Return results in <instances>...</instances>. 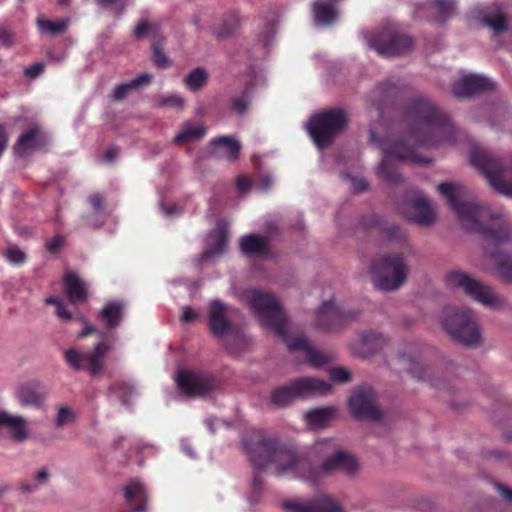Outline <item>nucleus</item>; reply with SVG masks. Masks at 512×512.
Segmentation results:
<instances>
[{
  "mask_svg": "<svg viewBox=\"0 0 512 512\" xmlns=\"http://www.w3.org/2000/svg\"><path fill=\"white\" fill-rule=\"evenodd\" d=\"M243 447L255 468L274 465L278 475L293 474L311 483L334 474L353 477L359 470L355 455L342 449L334 439H321L313 445L312 454L322 460L317 469L312 468L307 458L298 456L293 449L280 444L278 439L267 437L262 430L254 431L245 438Z\"/></svg>",
  "mask_w": 512,
  "mask_h": 512,
  "instance_id": "f257e3e1",
  "label": "nucleus"
},
{
  "mask_svg": "<svg viewBox=\"0 0 512 512\" xmlns=\"http://www.w3.org/2000/svg\"><path fill=\"white\" fill-rule=\"evenodd\" d=\"M460 223L468 231L480 234L489 249L498 248L512 241V229L502 221L501 213H491L485 205L462 201L467 192L459 184L445 182L438 186Z\"/></svg>",
  "mask_w": 512,
  "mask_h": 512,
  "instance_id": "f03ea898",
  "label": "nucleus"
},
{
  "mask_svg": "<svg viewBox=\"0 0 512 512\" xmlns=\"http://www.w3.org/2000/svg\"><path fill=\"white\" fill-rule=\"evenodd\" d=\"M241 300L247 303L259 321L286 341L289 351H302L307 361L315 367L327 363L328 358L314 349L304 334L287 339L288 322L278 300L270 293L258 289H248L241 293Z\"/></svg>",
  "mask_w": 512,
  "mask_h": 512,
  "instance_id": "7ed1b4c3",
  "label": "nucleus"
},
{
  "mask_svg": "<svg viewBox=\"0 0 512 512\" xmlns=\"http://www.w3.org/2000/svg\"><path fill=\"white\" fill-rule=\"evenodd\" d=\"M407 121L411 126L409 141L425 147H440L453 144L457 131L448 115L430 99L419 97L407 110Z\"/></svg>",
  "mask_w": 512,
  "mask_h": 512,
  "instance_id": "20e7f679",
  "label": "nucleus"
},
{
  "mask_svg": "<svg viewBox=\"0 0 512 512\" xmlns=\"http://www.w3.org/2000/svg\"><path fill=\"white\" fill-rule=\"evenodd\" d=\"M470 162L486 177L495 192L512 198V158L497 159L484 150L474 149Z\"/></svg>",
  "mask_w": 512,
  "mask_h": 512,
  "instance_id": "39448f33",
  "label": "nucleus"
},
{
  "mask_svg": "<svg viewBox=\"0 0 512 512\" xmlns=\"http://www.w3.org/2000/svg\"><path fill=\"white\" fill-rule=\"evenodd\" d=\"M370 139L373 143L379 144L382 150V161L377 166V174L387 183L394 185L402 180L401 175L395 168L396 162L409 161L415 164H427L430 160L419 156L412 147H408L403 141L387 143L379 141L374 131H370Z\"/></svg>",
  "mask_w": 512,
  "mask_h": 512,
  "instance_id": "423d86ee",
  "label": "nucleus"
},
{
  "mask_svg": "<svg viewBox=\"0 0 512 512\" xmlns=\"http://www.w3.org/2000/svg\"><path fill=\"white\" fill-rule=\"evenodd\" d=\"M347 124L343 110H327L313 115L306 124V129L318 148L329 146L335 134L341 132Z\"/></svg>",
  "mask_w": 512,
  "mask_h": 512,
  "instance_id": "0eeeda50",
  "label": "nucleus"
},
{
  "mask_svg": "<svg viewBox=\"0 0 512 512\" xmlns=\"http://www.w3.org/2000/svg\"><path fill=\"white\" fill-rule=\"evenodd\" d=\"M443 328L458 343L475 347L481 344L482 337L478 324L468 311L447 309Z\"/></svg>",
  "mask_w": 512,
  "mask_h": 512,
  "instance_id": "6e6552de",
  "label": "nucleus"
},
{
  "mask_svg": "<svg viewBox=\"0 0 512 512\" xmlns=\"http://www.w3.org/2000/svg\"><path fill=\"white\" fill-rule=\"evenodd\" d=\"M364 37L368 47L385 58L404 55L413 47L411 37L401 34L391 27L382 30L367 31Z\"/></svg>",
  "mask_w": 512,
  "mask_h": 512,
  "instance_id": "1a4fd4ad",
  "label": "nucleus"
},
{
  "mask_svg": "<svg viewBox=\"0 0 512 512\" xmlns=\"http://www.w3.org/2000/svg\"><path fill=\"white\" fill-rule=\"evenodd\" d=\"M373 284L379 290L398 289L407 276V266L401 256H386L372 265Z\"/></svg>",
  "mask_w": 512,
  "mask_h": 512,
  "instance_id": "9d476101",
  "label": "nucleus"
},
{
  "mask_svg": "<svg viewBox=\"0 0 512 512\" xmlns=\"http://www.w3.org/2000/svg\"><path fill=\"white\" fill-rule=\"evenodd\" d=\"M445 279L449 287L462 289L466 295L485 306L498 307L502 303L491 287L465 273L452 271L446 275Z\"/></svg>",
  "mask_w": 512,
  "mask_h": 512,
  "instance_id": "9b49d317",
  "label": "nucleus"
},
{
  "mask_svg": "<svg viewBox=\"0 0 512 512\" xmlns=\"http://www.w3.org/2000/svg\"><path fill=\"white\" fill-rule=\"evenodd\" d=\"M109 351V345L99 342L91 352H81L75 348H70L64 352V359L73 370H86L91 376H96L102 371Z\"/></svg>",
  "mask_w": 512,
  "mask_h": 512,
  "instance_id": "f8f14e48",
  "label": "nucleus"
},
{
  "mask_svg": "<svg viewBox=\"0 0 512 512\" xmlns=\"http://www.w3.org/2000/svg\"><path fill=\"white\" fill-rule=\"evenodd\" d=\"M135 38L149 37L152 40L153 62L158 68L164 69L170 65L168 57L163 52L164 37L160 32V26L156 22L141 20L133 32Z\"/></svg>",
  "mask_w": 512,
  "mask_h": 512,
  "instance_id": "ddd939ff",
  "label": "nucleus"
},
{
  "mask_svg": "<svg viewBox=\"0 0 512 512\" xmlns=\"http://www.w3.org/2000/svg\"><path fill=\"white\" fill-rule=\"evenodd\" d=\"M353 415L358 419L378 420L381 411L375 404V395L371 388L360 387L349 399Z\"/></svg>",
  "mask_w": 512,
  "mask_h": 512,
  "instance_id": "4468645a",
  "label": "nucleus"
},
{
  "mask_svg": "<svg viewBox=\"0 0 512 512\" xmlns=\"http://www.w3.org/2000/svg\"><path fill=\"white\" fill-rule=\"evenodd\" d=\"M175 380L179 389L186 395L204 396L215 386L209 375L190 370L179 371Z\"/></svg>",
  "mask_w": 512,
  "mask_h": 512,
  "instance_id": "2eb2a0df",
  "label": "nucleus"
},
{
  "mask_svg": "<svg viewBox=\"0 0 512 512\" xmlns=\"http://www.w3.org/2000/svg\"><path fill=\"white\" fill-rule=\"evenodd\" d=\"M284 508L291 512H344L340 504L329 495H319L309 502H285Z\"/></svg>",
  "mask_w": 512,
  "mask_h": 512,
  "instance_id": "dca6fc26",
  "label": "nucleus"
},
{
  "mask_svg": "<svg viewBox=\"0 0 512 512\" xmlns=\"http://www.w3.org/2000/svg\"><path fill=\"white\" fill-rule=\"evenodd\" d=\"M209 326L214 336L222 338L232 330L228 319V306L216 299L211 301L208 310Z\"/></svg>",
  "mask_w": 512,
  "mask_h": 512,
  "instance_id": "f3484780",
  "label": "nucleus"
},
{
  "mask_svg": "<svg viewBox=\"0 0 512 512\" xmlns=\"http://www.w3.org/2000/svg\"><path fill=\"white\" fill-rule=\"evenodd\" d=\"M289 384L296 399L324 395L330 391V384L314 377H301Z\"/></svg>",
  "mask_w": 512,
  "mask_h": 512,
  "instance_id": "a211bd4d",
  "label": "nucleus"
},
{
  "mask_svg": "<svg viewBox=\"0 0 512 512\" xmlns=\"http://www.w3.org/2000/svg\"><path fill=\"white\" fill-rule=\"evenodd\" d=\"M493 88L492 81L482 75L464 76L453 86V94L458 98L469 97Z\"/></svg>",
  "mask_w": 512,
  "mask_h": 512,
  "instance_id": "6ab92c4d",
  "label": "nucleus"
},
{
  "mask_svg": "<svg viewBox=\"0 0 512 512\" xmlns=\"http://www.w3.org/2000/svg\"><path fill=\"white\" fill-rule=\"evenodd\" d=\"M16 397L22 406L41 409L44 406L47 392L41 383H26L17 388Z\"/></svg>",
  "mask_w": 512,
  "mask_h": 512,
  "instance_id": "aec40b11",
  "label": "nucleus"
},
{
  "mask_svg": "<svg viewBox=\"0 0 512 512\" xmlns=\"http://www.w3.org/2000/svg\"><path fill=\"white\" fill-rule=\"evenodd\" d=\"M341 319V314L334 301H327L317 311L316 327L323 331H331L340 324Z\"/></svg>",
  "mask_w": 512,
  "mask_h": 512,
  "instance_id": "412c9836",
  "label": "nucleus"
},
{
  "mask_svg": "<svg viewBox=\"0 0 512 512\" xmlns=\"http://www.w3.org/2000/svg\"><path fill=\"white\" fill-rule=\"evenodd\" d=\"M227 225L224 220H221L217 223L216 229L209 234L207 239L209 248L203 254V261L223 253L227 244Z\"/></svg>",
  "mask_w": 512,
  "mask_h": 512,
  "instance_id": "4be33fe9",
  "label": "nucleus"
},
{
  "mask_svg": "<svg viewBox=\"0 0 512 512\" xmlns=\"http://www.w3.org/2000/svg\"><path fill=\"white\" fill-rule=\"evenodd\" d=\"M411 207L413 209L410 215L411 220L420 225H429L435 219V210L431 205L430 201L419 194L412 201Z\"/></svg>",
  "mask_w": 512,
  "mask_h": 512,
  "instance_id": "5701e85b",
  "label": "nucleus"
},
{
  "mask_svg": "<svg viewBox=\"0 0 512 512\" xmlns=\"http://www.w3.org/2000/svg\"><path fill=\"white\" fill-rule=\"evenodd\" d=\"M213 152L218 157L226 158L230 161L237 159L241 148L240 142L230 136H221L211 140Z\"/></svg>",
  "mask_w": 512,
  "mask_h": 512,
  "instance_id": "b1692460",
  "label": "nucleus"
},
{
  "mask_svg": "<svg viewBox=\"0 0 512 512\" xmlns=\"http://www.w3.org/2000/svg\"><path fill=\"white\" fill-rule=\"evenodd\" d=\"M42 142V134L37 126L30 128L21 134L14 145V151L18 156H24L29 151L39 147Z\"/></svg>",
  "mask_w": 512,
  "mask_h": 512,
  "instance_id": "393cba45",
  "label": "nucleus"
},
{
  "mask_svg": "<svg viewBox=\"0 0 512 512\" xmlns=\"http://www.w3.org/2000/svg\"><path fill=\"white\" fill-rule=\"evenodd\" d=\"M63 282L70 301L77 302L86 299L87 285L75 272H67Z\"/></svg>",
  "mask_w": 512,
  "mask_h": 512,
  "instance_id": "a878e982",
  "label": "nucleus"
},
{
  "mask_svg": "<svg viewBox=\"0 0 512 512\" xmlns=\"http://www.w3.org/2000/svg\"><path fill=\"white\" fill-rule=\"evenodd\" d=\"M314 20L317 25L329 26L338 17V11L334 3L325 0H318L313 5Z\"/></svg>",
  "mask_w": 512,
  "mask_h": 512,
  "instance_id": "bb28decb",
  "label": "nucleus"
},
{
  "mask_svg": "<svg viewBox=\"0 0 512 512\" xmlns=\"http://www.w3.org/2000/svg\"><path fill=\"white\" fill-rule=\"evenodd\" d=\"M241 252L248 256L266 255L268 253V239L264 236L248 234L240 239Z\"/></svg>",
  "mask_w": 512,
  "mask_h": 512,
  "instance_id": "cd10ccee",
  "label": "nucleus"
},
{
  "mask_svg": "<svg viewBox=\"0 0 512 512\" xmlns=\"http://www.w3.org/2000/svg\"><path fill=\"white\" fill-rule=\"evenodd\" d=\"M6 429L14 441L23 442L29 437L28 421L22 416L8 413Z\"/></svg>",
  "mask_w": 512,
  "mask_h": 512,
  "instance_id": "c85d7f7f",
  "label": "nucleus"
},
{
  "mask_svg": "<svg viewBox=\"0 0 512 512\" xmlns=\"http://www.w3.org/2000/svg\"><path fill=\"white\" fill-rule=\"evenodd\" d=\"M337 409L334 407L314 408L305 413V420L312 428H321L335 418Z\"/></svg>",
  "mask_w": 512,
  "mask_h": 512,
  "instance_id": "c756f323",
  "label": "nucleus"
},
{
  "mask_svg": "<svg viewBox=\"0 0 512 512\" xmlns=\"http://www.w3.org/2000/svg\"><path fill=\"white\" fill-rule=\"evenodd\" d=\"M490 258L494 261L499 276L505 282L512 281V256L502 251H491Z\"/></svg>",
  "mask_w": 512,
  "mask_h": 512,
  "instance_id": "7c9ffc66",
  "label": "nucleus"
},
{
  "mask_svg": "<svg viewBox=\"0 0 512 512\" xmlns=\"http://www.w3.org/2000/svg\"><path fill=\"white\" fill-rule=\"evenodd\" d=\"M151 80V74L142 73L131 81L116 86L113 92V99L115 101H120L124 99L132 90L137 89L142 85L148 84Z\"/></svg>",
  "mask_w": 512,
  "mask_h": 512,
  "instance_id": "2f4dec72",
  "label": "nucleus"
},
{
  "mask_svg": "<svg viewBox=\"0 0 512 512\" xmlns=\"http://www.w3.org/2000/svg\"><path fill=\"white\" fill-rule=\"evenodd\" d=\"M123 304L120 302L107 303L100 313V318L110 328L117 327L122 319Z\"/></svg>",
  "mask_w": 512,
  "mask_h": 512,
  "instance_id": "473e14b6",
  "label": "nucleus"
},
{
  "mask_svg": "<svg viewBox=\"0 0 512 512\" xmlns=\"http://www.w3.org/2000/svg\"><path fill=\"white\" fill-rule=\"evenodd\" d=\"M206 134V129L202 125L185 123L181 130L175 135L174 142L177 144L201 139Z\"/></svg>",
  "mask_w": 512,
  "mask_h": 512,
  "instance_id": "72a5a7b5",
  "label": "nucleus"
},
{
  "mask_svg": "<svg viewBox=\"0 0 512 512\" xmlns=\"http://www.w3.org/2000/svg\"><path fill=\"white\" fill-rule=\"evenodd\" d=\"M208 81V72L203 67H198L190 71L184 78L185 86L192 92L201 90Z\"/></svg>",
  "mask_w": 512,
  "mask_h": 512,
  "instance_id": "f704fd0d",
  "label": "nucleus"
},
{
  "mask_svg": "<svg viewBox=\"0 0 512 512\" xmlns=\"http://www.w3.org/2000/svg\"><path fill=\"white\" fill-rule=\"evenodd\" d=\"M36 24L42 32H46L51 36H56L67 31L70 24V18H62L57 21L38 18Z\"/></svg>",
  "mask_w": 512,
  "mask_h": 512,
  "instance_id": "c9c22d12",
  "label": "nucleus"
},
{
  "mask_svg": "<svg viewBox=\"0 0 512 512\" xmlns=\"http://www.w3.org/2000/svg\"><path fill=\"white\" fill-rule=\"evenodd\" d=\"M296 400L290 384L275 389L270 396V402L277 408H282Z\"/></svg>",
  "mask_w": 512,
  "mask_h": 512,
  "instance_id": "e433bc0d",
  "label": "nucleus"
},
{
  "mask_svg": "<svg viewBox=\"0 0 512 512\" xmlns=\"http://www.w3.org/2000/svg\"><path fill=\"white\" fill-rule=\"evenodd\" d=\"M432 5L436 10V22H444L446 19L453 16L456 12V0H432Z\"/></svg>",
  "mask_w": 512,
  "mask_h": 512,
  "instance_id": "4c0bfd02",
  "label": "nucleus"
},
{
  "mask_svg": "<svg viewBox=\"0 0 512 512\" xmlns=\"http://www.w3.org/2000/svg\"><path fill=\"white\" fill-rule=\"evenodd\" d=\"M483 22L495 35H500L507 30L505 15L500 10H496L486 15Z\"/></svg>",
  "mask_w": 512,
  "mask_h": 512,
  "instance_id": "58836bf2",
  "label": "nucleus"
},
{
  "mask_svg": "<svg viewBox=\"0 0 512 512\" xmlns=\"http://www.w3.org/2000/svg\"><path fill=\"white\" fill-rule=\"evenodd\" d=\"M124 497L128 503L134 501L146 502V491L143 483L139 480H132L124 489Z\"/></svg>",
  "mask_w": 512,
  "mask_h": 512,
  "instance_id": "ea45409f",
  "label": "nucleus"
},
{
  "mask_svg": "<svg viewBox=\"0 0 512 512\" xmlns=\"http://www.w3.org/2000/svg\"><path fill=\"white\" fill-rule=\"evenodd\" d=\"M361 340L367 352L377 350L378 348H381L385 343L384 337L380 333L373 331L364 333Z\"/></svg>",
  "mask_w": 512,
  "mask_h": 512,
  "instance_id": "a19ab883",
  "label": "nucleus"
},
{
  "mask_svg": "<svg viewBox=\"0 0 512 512\" xmlns=\"http://www.w3.org/2000/svg\"><path fill=\"white\" fill-rule=\"evenodd\" d=\"M238 26V19L236 16H231L221 26L214 28L213 34L218 39H225L230 37Z\"/></svg>",
  "mask_w": 512,
  "mask_h": 512,
  "instance_id": "79ce46f5",
  "label": "nucleus"
},
{
  "mask_svg": "<svg viewBox=\"0 0 512 512\" xmlns=\"http://www.w3.org/2000/svg\"><path fill=\"white\" fill-rule=\"evenodd\" d=\"M76 414L74 410L68 406H61L58 408L56 417H55V426L57 428H62L65 425L71 424L75 421Z\"/></svg>",
  "mask_w": 512,
  "mask_h": 512,
  "instance_id": "37998d69",
  "label": "nucleus"
},
{
  "mask_svg": "<svg viewBox=\"0 0 512 512\" xmlns=\"http://www.w3.org/2000/svg\"><path fill=\"white\" fill-rule=\"evenodd\" d=\"M7 261L13 265L19 266L26 261V254L17 246H11L5 251Z\"/></svg>",
  "mask_w": 512,
  "mask_h": 512,
  "instance_id": "c03bdc74",
  "label": "nucleus"
},
{
  "mask_svg": "<svg viewBox=\"0 0 512 512\" xmlns=\"http://www.w3.org/2000/svg\"><path fill=\"white\" fill-rule=\"evenodd\" d=\"M185 100L179 94H172L162 97L159 101L160 107H170L182 110L184 108Z\"/></svg>",
  "mask_w": 512,
  "mask_h": 512,
  "instance_id": "a18cd8bd",
  "label": "nucleus"
},
{
  "mask_svg": "<svg viewBox=\"0 0 512 512\" xmlns=\"http://www.w3.org/2000/svg\"><path fill=\"white\" fill-rule=\"evenodd\" d=\"M249 101H250L249 93L244 92L241 96L234 97L231 100V107L237 114L242 115L246 112Z\"/></svg>",
  "mask_w": 512,
  "mask_h": 512,
  "instance_id": "49530a36",
  "label": "nucleus"
},
{
  "mask_svg": "<svg viewBox=\"0 0 512 512\" xmlns=\"http://www.w3.org/2000/svg\"><path fill=\"white\" fill-rule=\"evenodd\" d=\"M343 179L347 180L350 185V189L353 192L360 193L368 188L367 182L363 178L352 177L349 174H342Z\"/></svg>",
  "mask_w": 512,
  "mask_h": 512,
  "instance_id": "de8ad7c7",
  "label": "nucleus"
},
{
  "mask_svg": "<svg viewBox=\"0 0 512 512\" xmlns=\"http://www.w3.org/2000/svg\"><path fill=\"white\" fill-rule=\"evenodd\" d=\"M110 390L112 392H115L118 394L123 405H127L128 397L132 396L135 391L132 386H126V385H124L122 387H118L115 385V386H112L110 388Z\"/></svg>",
  "mask_w": 512,
  "mask_h": 512,
  "instance_id": "09e8293b",
  "label": "nucleus"
},
{
  "mask_svg": "<svg viewBox=\"0 0 512 512\" xmlns=\"http://www.w3.org/2000/svg\"><path fill=\"white\" fill-rule=\"evenodd\" d=\"M0 44L6 48L14 44V34L7 26H0Z\"/></svg>",
  "mask_w": 512,
  "mask_h": 512,
  "instance_id": "8fccbe9b",
  "label": "nucleus"
},
{
  "mask_svg": "<svg viewBox=\"0 0 512 512\" xmlns=\"http://www.w3.org/2000/svg\"><path fill=\"white\" fill-rule=\"evenodd\" d=\"M330 376L336 382H346L350 379V372L344 367H335L330 370Z\"/></svg>",
  "mask_w": 512,
  "mask_h": 512,
  "instance_id": "3c124183",
  "label": "nucleus"
},
{
  "mask_svg": "<svg viewBox=\"0 0 512 512\" xmlns=\"http://www.w3.org/2000/svg\"><path fill=\"white\" fill-rule=\"evenodd\" d=\"M63 245H64V238L60 235L54 236L50 239H47V241L45 243L46 249L51 253L58 252Z\"/></svg>",
  "mask_w": 512,
  "mask_h": 512,
  "instance_id": "603ef678",
  "label": "nucleus"
},
{
  "mask_svg": "<svg viewBox=\"0 0 512 512\" xmlns=\"http://www.w3.org/2000/svg\"><path fill=\"white\" fill-rule=\"evenodd\" d=\"M135 449L140 456L143 453H145L147 456H154L158 452V448L151 443H138Z\"/></svg>",
  "mask_w": 512,
  "mask_h": 512,
  "instance_id": "864d4df0",
  "label": "nucleus"
},
{
  "mask_svg": "<svg viewBox=\"0 0 512 512\" xmlns=\"http://www.w3.org/2000/svg\"><path fill=\"white\" fill-rule=\"evenodd\" d=\"M44 70V66L41 63H35L24 70V74L29 79L37 78Z\"/></svg>",
  "mask_w": 512,
  "mask_h": 512,
  "instance_id": "5fc2aeb1",
  "label": "nucleus"
},
{
  "mask_svg": "<svg viewBox=\"0 0 512 512\" xmlns=\"http://www.w3.org/2000/svg\"><path fill=\"white\" fill-rule=\"evenodd\" d=\"M385 237L388 240H401L404 238V233L398 226L393 225L385 230Z\"/></svg>",
  "mask_w": 512,
  "mask_h": 512,
  "instance_id": "6e6d98bb",
  "label": "nucleus"
},
{
  "mask_svg": "<svg viewBox=\"0 0 512 512\" xmlns=\"http://www.w3.org/2000/svg\"><path fill=\"white\" fill-rule=\"evenodd\" d=\"M90 204H91L93 210L96 213H99L103 210L104 198L100 194L95 193L90 196Z\"/></svg>",
  "mask_w": 512,
  "mask_h": 512,
  "instance_id": "4d7b16f0",
  "label": "nucleus"
},
{
  "mask_svg": "<svg viewBox=\"0 0 512 512\" xmlns=\"http://www.w3.org/2000/svg\"><path fill=\"white\" fill-rule=\"evenodd\" d=\"M399 360L403 361V362L407 361V362L411 363V365H410V367L408 369L410 374L413 377L417 378V379H423V370L422 369L418 370L416 367H414V361L413 360H411L410 358H407L404 355L399 356Z\"/></svg>",
  "mask_w": 512,
  "mask_h": 512,
  "instance_id": "13d9d810",
  "label": "nucleus"
},
{
  "mask_svg": "<svg viewBox=\"0 0 512 512\" xmlns=\"http://www.w3.org/2000/svg\"><path fill=\"white\" fill-rule=\"evenodd\" d=\"M495 488L505 501L512 503V488L502 484H496Z\"/></svg>",
  "mask_w": 512,
  "mask_h": 512,
  "instance_id": "bf43d9fd",
  "label": "nucleus"
},
{
  "mask_svg": "<svg viewBox=\"0 0 512 512\" xmlns=\"http://www.w3.org/2000/svg\"><path fill=\"white\" fill-rule=\"evenodd\" d=\"M236 185L240 193H246L252 187V184L245 176H239L236 180Z\"/></svg>",
  "mask_w": 512,
  "mask_h": 512,
  "instance_id": "052dcab7",
  "label": "nucleus"
},
{
  "mask_svg": "<svg viewBox=\"0 0 512 512\" xmlns=\"http://www.w3.org/2000/svg\"><path fill=\"white\" fill-rule=\"evenodd\" d=\"M272 183H273L272 177L269 175H265L261 178V180L259 182L254 184V187L257 190L265 191L271 187Z\"/></svg>",
  "mask_w": 512,
  "mask_h": 512,
  "instance_id": "680f3d73",
  "label": "nucleus"
},
{
  "mask_svg": "<svg viewBox=\"0 0 512 512\" xmlns=\"http://www.w3.org/2000/svg\"><path fill=\"white\" fill-rule=\"evenodd\" d=\"M196 317H197V313L193 309L186 307L183 309V312L181 315V321L184 323H188V322L193 321Z\"/></svg>",
  "mask_w": 512,
  "mask_h": 512,
  "instance_id": "e2e57ef3",
  "label": "nucleus"
},
{
  "mask_svg": "<svg viewBox=\"0 0 512 512\" xmlns=\"http://www.w3.org/2000/svg\"><path fill=\"white\" fill-rule=\"evenodd\" d=\"M56 314L63 321L72 319V314L64 308L63 304L59 305V307L56 309Z\"/></svg>",
  "mask_w": 512,
  "mask_h": 512,
  "instance_id": "0e129e2a",
  "label": "nucleus"
},
{
  "mask_svg": "<svg viewBox=\"0 0 512 512\" xmlns=\"http://www.w3.org/2000/svg\"><path fill=\"white\" fill-rule=\"evenodd\" d=\"M161 210L162 212L169 216V215H176V214H179L181 212L180 208L176 205H171V206H164L162 205L161 206Z\"/></svg>",
  "mask_w": 512,
  "mask_h": 512,
  "instance_id": "69168bd1",
  "label": "nucleus"
},
{
  "mask_svg": "<svg viewBox=\"0 0 512 512\" xmlns=\"http://www.w3.org/2000/svg\"><path fill=\"white\" fill-rule=\"evenodd\" d=\"M119 154V150L116 147H110L105 152V160L112 162Z\"/></svg>",
  "mask_w": 512,
  "mask_h": 512,
  "instance_id": "338daca9",
  "label": "nucleus"
},
{
  "mask_svg": "<svg viewBox=\"0 0 512 512\" xmlns=\"http://www.w3.org/2000/svg\"><path fill=\"white\" fill-rule=\"evenodd\" d=\"M181 448L184 453H186L190 458H195L196 455L190 445V443L187 440L181 441Z\"/></svg>",
  "mask_w": 512,
  "mask_h": 512,
  "instance_id": "774afa93",
  "label": "nucleus"
}]
</instances>
